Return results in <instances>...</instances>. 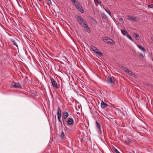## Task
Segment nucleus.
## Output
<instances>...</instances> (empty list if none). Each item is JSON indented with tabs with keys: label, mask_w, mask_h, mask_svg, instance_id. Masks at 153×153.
Masks as SVG:
<instances>
[{
	"label": "nucleus",
	"mask_w": 153,
	"mask_h": 153,
	"mask_svg": "<svg viewBox=\"0 0 153 153\" xmlns=\"http://www.w3.org/2000/svg\"><path fill=\"white\" fill-rule=\"evenodd\" d=\"M60 138L61 139L63 140L65 138V135L63 131H62L60 135Z\"/></svg>",
	"instance_id": "dca6fc26"
},
{
	"label": "nucleus",
	"mask_w": 153,
	"mask_h": 153,
	"mask_svg": "<svg viewBox=\"0 0 153 153\" xmlns=\"http://www.w3.org/2000/svg\"><path fill=\"white\" fill-rule=\"evenodd\" d=\"M39 1L41 2V0H38Z\"/></svg>",
	"instance_id": "f704fd0d"
},
{
	"label": "nucleus",
	"mask_w": 153,
	"mask_h": 153,
	"mask_svg": "<svg viewBox=\"0 0 153 153\" xmlns=\"http://www.w3.org/2000/svg\"><path fill=\"white\" fill-rule=\"evenodd\" d=\"M134 36L135 37V39H136L137 40H139L140 37L139 36V35L135 33H134Z\"/></svg>",
	"instance_id": "a211bd4d"
},
{
	"label": "nucleus",
	"mask_w": 153,
	"mask_h": 153,
	"mask_svg": "<svg viewBox=\"0 0 153 153\" xmlns=\"http://www.w3.org/2000/svg\"><path fill=\"white\" fill-rule=\"evenodd\" d=\"M96 124L98 128V130L99 131L101 132L102 131L101 129V125L97 121L96 122Z\"/></svg>",
	"instance_id": "ddd939ff"
},
{
	"label": "nucleus",
	"mask_w": 153,
	"mask_h": 153,
	"mask_svg": "<svg viewBox=\"0 0 153 153\" xmlns=\"http://www.w3.org/2000/svg\"><path fill=\"white\" fill-rule=\"evenodd\" d=\"M107 81L108 84H112L113 85L115 84L114 82L112 80L111 77H108Z\"/></svg>",
	"instance_id": "6e6552de"
},
{
	"label": "nucleus",
	"mask_w": 153,
	"mask_h": 153,
	"mask_svg": "<svg viewBox=\"0 0 153 153\" xmlns=\"http://www.w3.org/2000/svg\"><path fill=\"white\" fill-rule=\"evenodd\" d=\"M94 2H95V1H96L99 4L101 5V1H99L98 0H94Z\"/></svg>",
	"instance_id": "bb28decb"
},
{
	"label": "nucleus",
	"mask_w": 153,
	"mask_h": 153,
	"mask_svg": "<svg viewBox=\"0 0 153 153\" xmlns=\"http://www.w3.org/2000/svg\"><path fill=\"white\" fill-rule=\"evenodd\" d=\"M91 48L94 51H95L96 50H97V48L93 45H91Z\"/></svg>",
	"instance_id": "6ab92c4d"
},
{
	"label": "nucleus",
	"mask_w": 153,
	"mask_h": 153,
	"mask_svg": "<svg viewBox=\"0 0 153 153\" xmlns=\"http://www.w3.org/2000/svg\"><path fill=\"white\" fill-rule=\"evenodd\" d=\"M119 20L121 22V21H123V19L122 18H119Z\"/></svg>",
	"instance_id": "7c9ffc66"
},
{
	"label": "nucleus",
	"mask_w": 153,
	"mask_h": 153,
	"mask_svg": "<svg viewBox=\"0 0 153 153\" xmlns=\"http://www.w3.org/2000/svg\"><path fill=\"white\" fill-rule=\"evenodd\" d=\"M12 42L14 45L16 46L17 47V48L18 47V46L17 45V43H16V42L15 40L13 39L12 40Z\"/></svg>",
	"instance_id": "5701e85b"
},
{
	"label": "nucleus",
	"mask_w": 153,
	"mask_h": 153,
	"mask_svg": "<svg viewBox=\"0 0 153 153\" xmlns=\"http://www.w3.org/2000/svg\"><path fill=\"white\" fill-rule=\"evenodd\" d=\"M77 19L79 24L84 28L86 32L88 33L90 32V29L88 27L86 22L81 16H78Z\"/></svg>",
	"instance_id": "f257e3e1"
},
{
	"label": "nucleus",
	"mask_w": 153,
	"mask_h": 153,
	"mask_svg": "<svg viewBox=\"0 0 153 153\" xmlns=\"http://www.w3.org/2000/svg\"><path fill=\"white\" fill-rule=\"evenodd\" d=\"M57 118L58 121L61 124L62 123L61 121V112L60 108L59 107L58 108V110L57 112Z\"/></svg>",
	"instance_id": "20e7f679"
},
{
	"label": "nucleus",
	"mask_w": 153,
	"mask_h": 153,
	"mask_svg": "<svg viewBox=\"0 0 153 153\" xmlns=\"http://www.w3.org/2000/svg\"><path fill=\"white\" fill-rule=\"evenodd\" d=\"M101 15H102V18H103L104 19H106L107 18V16L104 13H102L101 14Z\"/></svg>",
	"instance_id": "412c9836"
},
{
	"label": "nucleus",
	"mask_w": 153,
	"mask_h": 153,
	"mask_svg": "<svg viewBox=\"0 0 153 153\" xmlns=\"http://www.w3.org/2000/svg\"><path fill=\"white\" fill-rule=\"evenodd\" d=\"M122 33L123 34L124 36H126V35H127V32L125 30H121Z\"/></svg>",
	"instance_id": "aec40b11"
},
{
	"label": "nucleus",
	"mask_w": 153,
	"mask_h": 153,
	"mask_svg": "<svg viewBox=\"0 0 153 153\" xmlns=\"http://www.w3.org/2000/svg\"><path fill=\"white\" fill-rule=\"evenodd\" d=\"M152 1H153V0H152Z\"/></svg>",
	"instance_id": "c9c22d12"
},
{
	"label": "nucleus",
	"mask_w": 153,
	"mask_h": 153,
	"mask_svg": "<svg viewBox=\"0 0 153 153\" xmlns=\"http://www.w3.org/2000/svg\"><path fill=\"white\" fill-rule=\"evenodd\" d=\"M126 36L129 38V39H130V40L132 41H133V39L132 38V37L129 35V34H127L126 35Z\"/></svg>",
	"instance_id": "393cba45"
},
{
	"label": "nucleus",
	"mask_w": 153,
	"mask_h": 153,
	"mask_svg": "<svg viewBox=\"0 0 153 153\" xmlns=\"http://www.w3.org/2000/svg\"><path fill=\"white\" fill-rule=\"evenodd\" d=\"M113 150L116 153H120L119 151L115 147H114L113 148Z\"/></svg>",
	"instance_id": "b1692460"
},
{
	"label": "nucleus",
	"mask_w": 153,
	"mask_h": 153,
	"mask_svg": "<svg viewBox=\"0 0 153 153\" xmlns=\"http://www.w3.org/2000/svg\"><path fill=\"white\" fill-rule=\"evenodd\" d=\"M67 123L69 125H73L74 123V120L72 118L68 119L67 121Z\"/></svg>",
	"instance_id": "9d476101"
},
{
	"label": "nucleus",
	"mask_w": 153,
	"mask_h": 153,
	"mask_svg": "<svg viewBox=\"0 0 153 153\" xmlns=\"http://www.w3.org/2000/svg\"><path fill=\"white\" fill-rule=\"evenodd\" d=\"M103 41L106 43L111 45H114L115 42L111 39L107 37H105L103 39Z\"/></svg>",
	"instance_id": "f03ea898"
},
{
	"label": "nucleus",
	"mask_w": 153,
	"mask_h": 153,
	"mask_svg": "<svg viewBox=\"0 0 153 153\" xmlns=\"http://www.w3.org/2000/svg\"><path fill=\"white\" fill-rule=\"evenodd\" d=\"M101 105L102 108H105L108 106V105L102 101L101 102Z\"/></svg>",
	"instance_id": "f8f14e48"
},
{
	"label": "nucleus",
	"mask_w": 153,
	"mask_h": 153,
	"mask_svg": "<svg viewBox=\"0 0 153 153\" xmlns=\"http://www.w3.org/2000/svg\"><path fill=\"white\" fill-rule=\"evenodd\" d=\"M139 55L140 56H141L142 57H144V56L143 55V54L142 53H139Z\"/></svg>",
	"instance_id": "cd10ccee"
},
{
	"label": "nucleus",
	"mask_w": 153,
	"mask_h": 153,
	"mask_svg": "<svg viewBox=\"0 0 153 153\" xmlns=\"http://www.w3.org/2000/svg\"><path fill=\"white\" fill-rule=\"evenodd\" d=\"M127 139L128 141H129L130 142H131V140L129 138L127 137Z\"/></svg>",
	"instance_id": "c85d7f7f"
},
{
	"label": "nucleus",
	"mask_w": 153,
	"mask_h": 153,
	"mask_svg": "<svg viewBox=\"0 0 153 153\" xmlns=\"http://www.w3.org/2000/svg\"><path fill=\"white\" fill-rule=\"evenodd\" d=\"M148 6L149 8H152L153 7V4H148Z\"/></svg>",
	"instance_id": "a878e982"
},
{
	"label": "nucleus",
	"mask_w": 153,
	"mask_h": 153,
	"mask_svg": "<svg viewBox=\"0 0 153 153\" xmlns=\"http://www.w3.org/2000/svg\"><path fill=\"white\" fill-rule=\"evenodd\" d=\"M12 88H21L22 86L18 83H14L10 85Z\"/></svg>",
	"instance_id": "0eeeda50"
},
{
	"label": "nucleus",
	"mask_w": 153,
	"mask_h": 153,
	"mask_svg": "<svg viewBox=\"0 0 153 153\" xmlns=\"http://www.w3.org/2000/svg\"><path fill=\"white\" fill-rule=\"evenodd\" d=\"M137 47L144 53H145L146 52V50L143 47L139 45H137Z\"/></svg>",
	"instance_id": "2eb2a0df"
},
{
	"label": "nucleus",
	"mask_w": 153,
	"mask_h": 153,
	"mask_svg": "<svg viewBox=\"0 0 153 153\" xmlns=\"http://www.w3.org/2000/svg\"><path fill=\"white\" fill-rule=\"evenodd\" d=\"M72 2L74 4L76 3V0H71Z\"/></svg>",
	"instance_id": "c756f323"
},
{
	"label": "nucleus",
	"mask_w": 153,
	"mask_h": 153,
	"mask_svg": "<svg viewBox=\"0 0 153 153\" xmlns=\"http://www.w3.org/2000/svg\"><path fill=\"white\" fill-rule=\"evenodd\" d=\"M68 116V112L65 111L63 113V117H62V119L63 120V123L65 125L64 120L66 119Z\"/></svg>",
	"instance_id": "423d86ee"
},
{
	"label": "nucleus",
	"mask_w": 153,
	"mask_h": 153,
	"mask_svg": "<svg viewBox=\"0 0 153 153\" xmlns=\"http://www.w3.org/2000/svg\"><path fill=\"white\" fill-rule=\"evenodd\" d=\"M128 19L133 21H136L137 19L136 17L131 16L129 15L127 16Z\"/></svg>",
	"instance_id": "1a4fd4ad"
},
{
	"label": "nucleus",
	"mask_w": 153,
	"mask_h": 153,
	"mask_svg": "<svg viewBox=\"0 0 153 153\" xmlns=\"http://www.w3.org/2000/svg\"><path fill=\"white\" fill-rule=\"evenodd\" d=\"M151 40L153 41V37H152Z\"/></svg>",
	"instance_id": "473e14b6"
},
{
	"label": "nucleus",
	"mask_w": 153,
	"mask_h": 153,
	"mask_svg": "<svg viewBox=\"0 0 153 153\" xmlns=\"http://www.w3.org/2000/svg\"><path fill=\"white\" fill-rule=\"evenodd\" d=\"M94 52L96 53H97L100 56H103L102 53L97 49V50L95 51Z\"/></svg>",
	"instance_id": "4468645a"
},
{
	"label": "nucleus",
	"mask_w": 153,
	"mask_h": 153,
	"mask_svg": "<svg viewBox=\"0 0 153 153\" xmlns=\"http://www.w3.org/2000/svg\"><path fill=\"white\" fill-rule=\"evenodd\" d=\"M47 1L48 2H50V3L51 4V0H47Z\"/></svg>",
	"instance_id": "2f4dec72"
},
{
	"label": "nucleus",
	"mask_w": 153,
	"mask_h": 153,
	"mask_svg": "<svg viewBox=\"0 0 153 153\" xmlns=\"http://www.w3.org/2000/svg\"><path fill=\"white\" fill-rule=\"evenodd\" d=\"M50 79L52 85L53 87L56 88H58V87L56 82L54 80V79L51 77L50 78Z\"/></svg>",
	"instance_id": "39448f33"
},
{
	"label": "nucleus",
	"mask_w": 153,
	"mask_h": 153,
	"mask_svg": "<svg viewBox=\"0 0 153 153\" xmlns=\"http://www.w3.org/2000/svg\"><path fill=\"white\" fill-rule=\"evenodd\" d=\"M81 140L82 141L83 140V138H82L81 139Z\"/></svg>",
	"instance_id": "72a5a7b5"
},
{
	"label": "nucleus",
	"mask_w": 153,
	"mask_h": 153,
	"mask_svg": "<svg viewBox=\"0 0 153 153\" xmlns=\"http://www.w3.org/2000/svg\"><path fill=\"white\" fill-rule=\"evenodd\" d=\"M74 4L76 8L81 12L82 13H84V10L80 3L76 2Z\"/></svg>",
	"instance_id": "7ed1b4c3"
},
{
	"label": "nucleus",
	"mask_w": 153,
	"mask_h": 153,
	"mask_svg": "<svg viewBox=\"0 0 153 153\" xmlns=\"http://www.w3.org/2000/svg\"><path fill=\"white\" fill-rule=\"evenodd\" d=\"M129 75H130L134 77H137V76L133 72H132L131 71L128 70V71L127 72V73Z\"/></svg>",
	"instance_id": "9b49d317"
},
{
	"label": "nucleus",
	"mask_w": 153,
	"mask_h": 153,
	"mask_svg": "<svg viewBox=\"0 0 153 153\" xmlns=\"http://www.w3.org/2000/svg\"><path fill=\"white\" fill-rule=\"evenodd\" d=\"M121 69L127 73L128 70V69L127 68L125 67L122 66L121 67Z\"/></svg>",
	"instance_id": "f3484780"
},
{
	"label": "nucleus",
	"mask_w": 153,
	"mask_h": 153,
	"mask_svg": "<svg viewBox=\"0 0 153 153\" xmlns=\"http://www.w3.org/2000/svg\"><path fill=\"white\" fill-rule=\"evenodd\" d=\"M105 10L109 14V15L111 16V12L110 11V10L109 9H105Z\"/></svg>",
	"instance_id": "4be33fe9"
}]
</instances>
